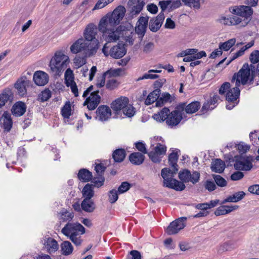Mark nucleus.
Segmentation results:
<instances>
[{
    "mask_svg": "<svg viewBox=\"0 0 259 259\" xmlns=\"http://www.w3.org/2000/svg\"><path fill=\"white\" fill-rule=\"evenodd\" d=\"M256 76L255 66L253 64L244 63L237 73L234 74L231 82H235V87L228 91L226 100L234 103L240 95L239 87L240 84H252Z\"/></svg>",
    "mask_w": 259,
    "mask_h": 259,
    "instance_id": "nucleus-1",
    "label": "nucleus"
},
{
    "mask_svg": "<svg viewBox=\"0 0 259 259\" xmlns=\"http://www.w3.org/2000/svg\"><path fill=\"white\" fill-rule=\"evenodd\" d=\"M230 12L237 16L226 17L222 16L219 19L220 23L225 25H236L244 27L250 22L253 11L249 7L243 6H235L230 9Z\"/></svg>",
    "mask_w": 259,
    "mask_h": 259,
    "instance_id": "nucleus-2",
    "label": "nucleus"
},
{
    "mask_svg": "<svg viewBox=\"0 0 259 259\" xmlns=\"http://www.w3.org/2000/svg\"><path fill=\"white\" fill-rule=\"evenodd\" d=\"M182 107L177 105L175 110L170 111L166 107L162 108L153 115V118L157 122H165L167 125L172 128L178 125L183 119Z\"/></svg>",
    "mask_w": 259,
    "mask_h": 259,
    "instance_id": "nucleus-3",
    "label": "nucleus"
},
{
    "mask_svg": "<svg viewBox=\"0 0 259 259\" xmlns=\"http://www.w3.org/2000/svg\"><path fill=\"white\" fill-rule=\"evenodd\" d=\"M104 20L100 21L98 30L102 33L106 43L116 41L120 37H123L127 30L126 27L120 25L117 27L105 23Z\"/></svg>",
    "mask_w": 259,
    "mask_h": 259,
    "instance_id": "nucleus-4",
    "label": "nucleus"
},
{
    "mask_svg": "<svg viewBox=\"0 0 259 259\" xmlns=\"http://www.w3.org/2000/svg\"><path fill=\"white\" fill-rule=\"evenodd\" d=\"M61 232L76 245L81 244V235L84 234L85 229L78 223H67L62 229Z\"/></svg>",
    "mask_w": 259,
    "mask_h": 259,
    "instance_id": "nucleus-5",
    "label": "nucleus"
},
{
    "mask_svg": "<svg viewBox=\"0 0 259 259\" xmlns=\"http://www.w3.org/2000/svg\"><path fill=\"white\" fill-rule=\"evenodd\" d=\"M97 26L93 24H89L86 27L83 32L84 39L89 42L90 49L88 52V55H93L95 54L99 47V40L96 38L98 33Z\"/></svg>",
    "mask_w": 259,
    "mask_h": 259,
    "instance_id": "nucleus-6",
    "label": "nucleus"
},
{
    "mask_svg": "<svg viewBox=\"0 0 259 259\" xmlns=\"http://www.w3.org/2000/svg\"><path fill=\"white\" fill-rule=\"evenodd\" d=\"M128 102V98L121 97L112 102L111 107L117 114H119L122 111L124 115L128 117H132L135 115L136 109Z\"/></svg>",
    "mask_w": 259,
    "mask_h": 259,
    "instance_id": "nucleus-7",
    "label": "nucleus"
},
{
    "mask_svg": "<svg viewBox=\"0 0 259 259\" xmlns=\"http://www.w3.org/2000/svg\"><path fill=\"white\" fill-rule=\"evenodd\" d=\"M175 172V169L170 170L169 168H164L161 170V176L163 179V186L176 190L182 191L186 186L183 183L173 179Z\"/></svg>",
    "mask_w": 259,
    "mask_h": 259,
    "instance_id": "nucleus-8",
    "label": "nucleus"
},
{
    "mask_svg": "<svg viewBox=\"0 0 259 259\" xmlns=\"http://www.w3.org/2000/svg\"><path fill=\"white\" fill-rule=\"evenodd\" d=\"M69 62V57L62 51H58L51 59L49 66L52 72H54L55 74H58L66 68Z\"/></svg>",
    "mask_w": 259,
    "mask_h": 259,
    "instance_id": "nucleus-9",
    "label": "nucleus"
},
{
    "mask_svg": "<svg viewBox=\"0 0 259 259\" xmlns=\"http://www.w3.org/2000/svg\"><path fill=\"white\" fill-rule=\"evenodd\" d=\"M125 12L126 10L124 7L119 6L113 10L111 14H107L100 21L104 20L105 23L116 26L122 20Z\"/></svg>",
    "mask_w": 259,
    "mask_h": 259,
    "instance_id": "nucleus-10",
    "label": "nucleus"
},
{
    "mask_svg": "<svg viewBox=\"0 0 259 259\" xmlns=\"http://www.w3.org/2000/svg\"><path fill=\"white\" fill-rule=\"evenodd\" d=\"M108 45V44L106 43L102 49V52L105 56L110 55L113 58L119 59L123 57L126 53V49L124 47V45L122 44H118L112 47L110 50L109 53H108V51L109 47Z\"/></svg>",
    "mask_w": 259,
    "mask_h": 259,
    "instance_id": "nucleus-11",
    "label": "nucleus"
},
{
    "mask_svg": "<svg viewBox=\"0 0 259 259\" xmlns=\"http://www.w3.org/2000/svg\"><path fill=\"white\" fill-rule=\"evenodd\" d=\"M234 166L235 169L238 170L249 171L253 167L252 162L254 158L252 156L235 157Z\"/></svg>",
    "mask_w": 259,
    "mask_h": 259,
    "instance_id": "nucleus-12",
    "label": "nucleus"
},
{
    "mask_svg": "<svg viewBox=\"0 0 259 259\" xmlns=\"http://www.w3.org/2000/svg\"><path fill=\"white\" fill-rule=\"evenodd\" d=\"M200 173L197 171L191 172L188 169L181 170L179 174V178L182 183L191 182L193 184L197 183L200 179Z\"/></svg>",
    "mask_w": 259,
    "mask_h": 259,
    "instance_id": "nucleus-13",
    "label": "nucleus"
},
{
    "mask_svg": "<svg viewBox=\"0 0 259 259\" xmlns=\"http://www.w3.org/2000/svg\"><path fill=\"white\" fill-rule=\"evenodd\" d=\"M90 49L89 42L84 39L80 38L75 41L70 47V51L73 54L83 52L86 54L87 51Z\"/></svg>",
    "mask_w": 259,
    "mask_h": 259,
    "instance_id": "nucleus-14",
    "label": "nucleus"
},
{
    "mask_svg": "<svg viewBox=\"0 0 259 259\" xmlns=\"http://www.w3.org/2000/svg\"><path fill=\"white\" fill-rule=\"evenodd\" d=\"M144 5V0H129L128 2L129 17L133 18L137 16L142 10Z\"/></svg>",
    "mask_w": 259,
    "mask_h": 259,
    "instance_id": "nucleus-15",
    "label": "nucleus"
},
{
    "mask_svg": "<svg viewBox=\"0 0 259 259\" xmlns=\"http://www.w3.org/2000/svg\"><path fill=\"white\" fill-rule=\"evenodd\" d=\"M187 218L182 217L179 218L171 222L167 227L166 232L168 235H173L178 233L181 230L183 229L185 226V221Z\"/></svg>",
    "mask_w": 259,
    "mask_h": 259,
    "instance_id": "nucleus-16",
    "label": "nucleus"
},
{
    "mask_svg": "<svg viewBox=\"0 0 259 259\" xmlns=\"http://www.w3.org/2000/svg\"><path fill=\"white\" fill-rule=\"evenodd\" d=\"M99 93V91L92 92L90 96L87 98L83 102V106L87 105V108L89 110L95 109L101 102V97Z\"/></svg>",
    "mask_w": 259,
    "mask_h": 259,
    "instance_id": "nucleus-17",
    "label": "nucleus"
},
{
    "mask_svg": "<svg viewBox=\"0 0 259 259\" xmlns=\"http://www.w3.org/2000/svg\"><path fill=\"white\" fill-rule=\"evenodd\" d=\"M164 18V13L161 12L157 17L151 18L148 25L149 29L153 32H157L160 28Z\"/></svg>",
    "mask_w": 259,
    "mask_h": 259,
    "instance_id": "nucleus-18",
    "label": "nucleus"
},
{
    "mask_svg": "<svg viewBox=\"0 0 259 259\" xmlns=\"http://www.w3.org/2000/svg\"><path fill=\"white\" fill-rule=\"evenodd\" d=\"M148 24V17H140L137 22L135 31L139 37L142 38L146 31Z\"/></svg>",
    "mask_w": 259,
    "mask_h": 259,
    "instance_id": "nucleus-19",
    "label": "nucleus"
},
{
    "mask_svg": "<svg viewBox=\"0 0 259 259\" xmlns=\"http://www.w3.org/2000/svg\"><path fill=\"white\" fill-rule=\"evenodd\" d=\"M42 241L44 247L48 253H54L59 249V244L54 238L45 236Z\"/></svg>",
    "mask_w": 259,
    "mask_h": 259,
    "instance_id": "nucleus-20",
    "label": "nucleus"
},
{
    "mask_svg": "<svg viewBox=\"0 0 259 259\" xmlns=\"http://www.w3.org/2000/svg\"><path fill=\"white\" fill-rule=\"evenodd\" d=\"M0 125L5 132H9L11 130L13 120L10 113L8 111H5L0 117Z\"/></svg>",
    "mask_w": 259,
    "mask_h": 259,
    "instance_id": "nucleus-21",
    "label": "nucleus"
},
{
    "mask_svg": "<svg viewBox=\"0 0 259 259\" xmlns=\"http://www.w3.org/2000/svg\"><path fill=\"white\" fill-rule=\"evenodd\" d=\"M166 147H155L154 148L148 152L150 159L154 162H158L160 161L161 156L164 155L166 151Z\"/></svg>",
    "mask_w": 259,
    "mask_h": 259,
    "instance_id": "nucleus-22",
    "label": "nucleus"
},
{
    "mask_svg": "<svg viewBox=\"0 0 259 259\" xmlns=\"http://www.w3.org/2000/svg\"><path fill=\"white\" fill-rule=\"evenodd\" d=\"M178 105L182 107V112L183 113L185 111L187 114H189L196 112L201 107V104L198 101H193L188 105H186V103L183 102Z\"/></svg>",
    "mask_w": 259,
    "mask_h": 259,
    "instance_id": "nucleus-23",
    "label": "nucleus"
},
{
    "mask_svg": "<svg viewBox=\"0 0 259 259\" xmlns=\"http://www.w3.org/2000/svg\"><path fill=\"white\" fill-rule=\"evenodd\" d=\"M97 117L102 121L108 120L111 116V110L107 105H101L96 110Z\"/></svg>",
    "mask_w": 259,
    "mask_h": 259,
    "instance_id": "nucleus-24",
    "label": "nucleus"
},
{
    "mask_svg": "<svg viewBox=\"0 0 259 259\" xmlns=\"http://www.w3.org/2000/svg\"><path fill=\"white\" fill-rule=\"evenodd\" d=\"M33 80L37 85H45L48 82L49 76L44 71H37L34 73Z\"/></svg>",
    "mask_w": 259,
    "mask_h": 259,
    "instance_id": "nucleus-25",
    "label": "nucleus"
},
{
    "mask_svg": "<svg viewBox=\"0 0 259 259\" xmlns=\"http://www.w3.org/2000/svg\"><path fill=\"white\" fill-rule=\"evenodd\" d=\"M26 105L22 101L16 102L12 106L11 112L16 117L22 116L26 112Z\"/></svg>",
    "mask_w": 259,
    "mask_h": 259,
    "instance_id": "nucleus-26",
    "label": "nucleus"
},
{
    "mask_svg": "<svg viewBox=\"0 0 259 259\" xmlns=\"http://www.w3.org/2000/svg\"><path fill=\"white\" fill-rule=\"evenodd\" d=\"M238 205H221L214 211L216 216L225 215L238 208Z\"/></svg>",
    "mask_w": 259,
    "mask_h": 259,
    "instance_id": "nucleus-27",
    "label": "nucleus"
},
{
    "mask_svg": "<svg viewBox=\"0 0 259 259\" xmlns=\"http://www.w3.org/2000/svg\"><path fill=\"white\" fill-rule=\"evenodd\" d=\"M128 159L132 164L140 165L143 163L145 156L141 152H134L129 155Z\"/></svg>",
    "mask_w": 259,
    "mask_h": 259,
    "instance_id": "nucleus-28",
    "label": "nucleus"
},
{
    "mask_svg": "<svg viewBox=\"0 0 259 259\" xmlns=\"http://www.w3.org/2000/svg\"><path fill=\"white\" fill-rule=\"evenodd\" d=\"M28 80L26 77H21L18 79L15 84V88L17 90L18 94L20 96H24L26 93L25 86Z\"/></svg>",
    "mask_w": 259,
    "mask_h": 259,
    "instance_id": "nucleus-29",
    "label": "nucleus"
},
{
    "mask_svg": "<svg viewBox=\"0 0 259 259\" xmlns=\"http://www.w3.org/2000/svg\"><path fill=\"white\" fill-rule=\"evenodd\" d=\"M245 195V193L243 191L237 192L232 195L227 197L222 202V204H225L227 202H237L242 199Z\"/></svg>",
    "mask_w": 259,
    "mask_h": 259,
    "instance_id": "nucleus-30",
    "label": "nucleus"
},
{
    "mask_svg": "<svg viewBox=\"0 0 259 259\" xmlns=\"http://www.w3.org/2000/svg\"><path fill=\"white\" fill-rule=\"evenodd\" d=\"M179 151L178 149H176L175 151L173 150L168 157L169 165L171 166L172 168L175 169V172H177L178 170L177 161L179 158Z\"/></svg>",
    "mask_w": 259,
    "mask_h": 259,
    "instance_id": "nucleus-31",
    "label": "nucleus"
},
{
    "mask_svg": "<svg viewBox=\"0 0 259 259\" xmlns=\"http://www.w3.org/2000/svg\"><path fill=\"white\" fill-rule=\"evenodd\" d=\"M160 90L158 88L150 93L145 100V104L149 105L155 102L160 97Z\"/></svg>",
    "mask_w": 259,
    "mask_h": 259,
    "instance_id": "nucleus-32",
    "label": "nucleus"
},
{
    "mask_svg": "<svg viewBox=\"0 0 259 259\" xmlns=\"http://www.w3.org/2000/svg\"><path fill=\"white\" fill-rule=\"evenodd\" d=\"M225 168V163L221 159H217L211 163V170L215 172L222 173L224 170Z\"/></svg>",
    "mask_w": 259,
    "mask_h": 259,
    "instance_id": "nucleus-33",
    "label": "nucleus"
},
{
    "mask_svg": "<svg viewBox=\"0 0 259 259\" xmlns=\"http://www.w3.org/2000/svg\"><path fill=\"white\" fill-rule=\"evenodd\" d=\"M78 178L82 182H87L92 179V174L89 170L82 168L79 170Z\"/></svg>",
    "mask_w": 259,
    "mask_h": 259,
    "instance_id": "nucleus-34",
    "label": "nucleus"
},
{
    "mask_svg": "<svg viewBox=\"0 0 259 259\" xmlns=\"http://www.w3.org/2000/svg\"><path fill=\"white\" fill-rule=\"evenodd\" d=\"M61 253L64 255H69L73 251V247L68 241H63L60 245Z\"/></svg>",
    "mask_w": 259,
    "mask_h": 259,
    "instance_id": "nucleus-35",
    "label": "nucleus"
},
{
    "mask_svg": "<svg viewBox=\"0 0 259 259\" xmlns=\"http://www.w3.org/2000/svg\"><path fill=\"white\" fill-rule=\"evenodd\" d=\"M82 209L88 212H93L95 209V205L91 199H84L81 204Z\"/></svg>",
    "mask_w": 259,
    "mask_h": 259,
    "instance_id": "nucleus-36",
    "label": "nucleus"
},
{
    "mask_svg": "<svg viewBox=\"0 0 259 259\" xmlns=\"http://www.w3.org/2000/svg\"><path fill=\"white\" fill-rule=\"evenodd\" d=\"M126 152L124 149L122 148L117 149L112 154V157L116 162L123 161L125 157Z\"/></svg>",
    "mask_w": 259,
    "mask_h": 259,
    "instance_id": "nucleus-37",
    "label": "nucleus"
},
{
    "mask_svg": "<svg viewBox=\"0 0 259 259\" xmlns=\"http://www.w3.org/2000/svg\"><path fill=\"white\" fill-rule=\"evenodd\" d=\"M219 202V200H211L208 203H199L195 205V208L202 210H205L213 208L217 206Z\"/></svg>",
    "mask_w": 259,
    "mask_h": 259,
    "instance_id": "nucleus-38",
    "label": "nucleus"
},
{
    "mask_svg": "<svg viewBox=\"0 0 259 259\" xmlns=\"http://www.w3.org/2000/svg\"><path fill=\"white\" fill-rule=\"evenodd\" d=\"M235 242L232 240H229L221 244L219 248V251L220 252L231 251L234 249Z\"/></svg>",
    "mask_w": 259,
    "mask_h": 259,
    "instance_id": "nucleus-39",
    "label": "nucleus"
},
{
    "mask_svg": "<svg viewBox=\"0 0 259 259\" xmlns=\"http://www.w3.org/2000/svg\"><path fill=\"white\" fill-rule=\"evenodd\" d=\"M12 96V92L9 90H5L0 94V109L4 106L6 103L10 100Z\"/></svg>",
    "mask_w": 259,
    "mask_h": 259,
    "instance_id": "nucleus-40",
    "label": "nucleus"
},
{
    "mask_svg": "<svg viewBox=\"0 0 259 259\" xmlns=\"http://www.w3.org/2000/svg\"><path fill=\"white\" fill-rule=\"evenodd\" d=\"M89 50L87 51L86 54H83L82 56H76L74 59V63L78 67L83 66L86 63V58L88 57H91L92 55H88V53Z\"/></svg>",
    "mask_w": 259,
    "mask_h": 259,
    "instance_id": "nucleus-41",
    "label": "nucleus"
},
{
    "mask_svg": "<svg viewBox=\"0 0 259 259\" xmlns=\"http://www.w3.org/2000/svg\"><path fill=\"white\" fill-rule=\"evenodd\" d=\"M82 195L84 199H91L94 196L93 185L90 184H86L82 190Z\"/></svg>",
    "mask_w": 259,
    "mask_h": 259,
    "instance_id": "nucleus-42",
    "label": "nucleus"
},
{
    "mask_svg": "<svg viewBox=\"0 0 259 259\" xmlns=\"http://www.w3.org/2000/svg\"><path fill=\"white\" fill-rule=\"evenodd\" d=\"M236 42L235 38H231L224 42L219 44V49L224 50V51H228Z\"/></svg>",
    "mask_w": 259,
    "mask_h": 259,
    "instance_id": "nucleus-43",
    "label": "nucleus"
},
{
    "mask_svg": "<svg viewBox=\"0 0 259 259\" xmlns=\"http://www.w3.org/2000/svg\"><path fill=\"white\" fill-rule=\"evenodd\" d=\"M161 70H154L151 69L148 71L149 73H145L142 76L139 77L137 79L138 81L146 79H154L158 77V75L156 74H151V73H160Z\"/></svg>",
    "mask_w": 259,
    "mask_h": 259,
    "instance_id": "nucleus-44",
    "label": "nucleus"
},
{
    "mask_svg": "<svg viewBox=\"0 0 259 259\" xmlns=\"http://www.w3.org/2000/svg\"><path fill=\"white\" fill-rule=\"evenodd\" d=\"M61 114L64 118H69L71 114V104L69 101H67L61 109Z\"/></svg>",
    "mask_w": 259,
    "mask_h": 259,
    "instance_id": "nucleus-45",
    "label": "nucleus"
},
{
    "mask_svg": "<svg viewBox=\"0 0 259 259\" xmlns=\"http://www.w3.org/2000/svg\"><path fill=\"white\" fill-rule=\"evenodd\" d=\"M59 214L60 219L63 222H70L74 217L73 212L67 210H62Z\"/></svg>",
    "mask_w": 259,
    "mask_h": 259,
    "instance_id": "nucleus-46",
    "label": "nucleus"
},
{
    "mask_svg": "<svg viewBox=\"0 0 259 259\" xmlns=\"http://www.w3.org/2000/svg\"><path fill=\"white\" fill-rule=\"evenodd\" d=\"M51 92L49 89L42 91L38 96V100L41 102L48 101L51 97Z\"/></svg>",
    "mask_w": 259,
    "mask_h": 259,
    "instance_id": "nucleus-47",
    "label": "nucleus"
},
{
    "mask_svg": "<svg viewBox=\"0 0 259 259\" xmlns=\"http://www.w3.org/2000/svg\"><path fill=\"white\" fill-rule=\"evenodd\" d=\"M184 4L194 9L198 10L200 7V0H182Z\"/></svg>",
    "mask_w": 259,
    "mask_h": 259,
    "instance_id": "nucleus-48",
    "label": "nucleus"
},
{
    "mask_svg": "<svg viewBox=\"0 0 259 259\" xmlns=\"http://www.w3.org/2000/svg\"><path fill=\"white\" fill-rule=\"evenodd\" d=\"M212 177L214 180L215 184L219 187H224L227 186V182L226 180L220 175H213Z\"/></svg>",
    "mask_w": 259,
    "mask_h": 259,
    "instance_id": "nucleus-49",
    "label": "nucleus"
},
{
    "mask_svg": "<svg viewBox=\"0 0 259 259\" xmlns=\"http://www.w3.org/2000/svg\"><path fill=\"white\" fill-rule=\"evenodd\" d=\"M118 192L115 189L110 190L108 193L109 201L111 203H115L118 198Z\"/></svg>",
    "mask_w": 259,
    "mask_h": 259,
    "instance_id": "nucleus-50",
    "label": "nucleus"
},
{
    "mask_svg": "<svg viewBox=\"0 0 259 259\" xmlns=\"http://www.w3.org/2000/svg\"><path fill=\"white\" fill-rule=\"evenodd\" d=\"M113 1L114 0H98L93 10L102 9L112 3Z\"/></svg>",
    "mask_w": 259,
    "mask_h": 259,
    "instance_id": "nucleus-51",
    "label": "nucleus"
},
{
    "mask_svg": "<svg viewBox=\"0 0 259 259\" xmlns=\"http://www.w3.org/2000/svg\"><path fill=\"white\" fill-rule=\"evenodd\" d=\"M119 85V82L115 79H110L107 81L106 87L109 90H113L117 88Z\"/></svg>",
    "mask_w": 259,
    "mask_h": 259,
    "instance_id": "nucleus-52",
    "label": "nucleus"
},
{
    "mask_svg": "<svg viewBox=\"0 0 259 259\" xmlns=\"http://www.w3.org/2000/svg\"><path fill=\"white\" fill-rule=\"evenodd\" d=\"M249 60L252 64H255L259 62V51H253L249 56Z\"/></svg>",
    "mask_w": 259,
    "mask_h": 259,
    "instance_id": "nucleus-53",
    "label": "nucleus"
},
{
    "mask_svg": "<svg viewBox=\"0 0 259 259\" xmlns=\"http://www.w3.org/2000/svg\"><path fill=\"white\" fill-rule=\"evenodd\" d=\"M205 189L209 192H211L215 190L217 188L215 183L210 180H206L204 184Z\"/></svg>",
    "mask_w": 259,
    "mask_h": 259,
    "instance_id": "nucleus-54",
    "label": "nucleus"
},
{
    "mask_svg": "<svg viewBox=\"0 0 259 259\" xmlns=\"http://www.w3.org/2000/svg\"><path fill=\"white\" fill-rule=\"evenodd\" d=\"M122 71V69L120 68H117L114 69H110L107 70L105 73L106 75H108L109 77L112 76H118L120 75L121 72Z\"/></svg>",
    "mask_w": 259,
    "mask_h": 259,
    "instance_id": "nucleus-55",
    "label": "nucleus"
},
{
    "mask_svg": "<svg viewBox=\"0 0 259 259\" xmlns=\"http://www.w3.org/2000/svg\"><path fill=\"white\" fill-rule=\"evenodd\" d=\"M130 188V185L127 182H122L118 187V192L119 194L123 193L128 190Z\"/></svg>",
    "mask_w": 259,
    "mask_h": 259,
    "instance_id": "nucleus-56",
    "label": "nucleus"
},
{
    "mask_svg": "<svg viewBox=\"0 0 259 259\" xmlns=\"http://www.w3.org/2000/svg\"><path fill=\"white\" fill-rule=\"evenodd\" d=\"M106 76V74L104 73L102 74L100 78L98 79L96 83V85L98 88H100L105 85Z\"/></svg>",
    "mask_w": 259,
    "mask_h": 259,
    "instance_id": "nucleus-57",
    "label": "nucleus"
},
{
    "mask_svg": "<svg viewBox=\"0 0 259 259\" xmlns=\"http://www.w3.org/2000/svg\"><path fill=\"white\" fill-rule=\"evenodd\" d=\"M230 88V83L228 82H225L221 86L219 92L221 95L224 94L227 90Z\"/></svg>",
    "mask_w": 259,
    "mask_h": 259,
    "instance_id": "nucleus-58",
    "label": "nucleus"
},
{
    "mask_svg": "<svg viewBox=\"0 0 259 259\" xmlns=\"http://www.w3.org/2000/svg\"><path fill=\"white\" fill-rule=\"evenodd\" d=\"M161 97L164 103H171L174 100V97H172L169 93H165L161 95Z\"/></svg>",
    "mask_w": 259,
    "mask_h": 259,
    "instance_id": "nucleus-59",
    "label": "nucleus"
},
{
    "mask_svg": "<svg viewBox=\"0 0 259 259\" xmlns=\"http://www.w3.org/2000/svg\"><path fill=\"white\" fill-rule=\"evenodd\" d=\"M244 177L243 172L241 171H236L231 176V179L233 181H238Z\"/></svg>",
    "mask_w": 259,
    "mask_h": 259,
    "instance_id": "nucleus-60",
    "label": "nucleus"
},
{
    "mask_svg": "<svg viewBox=\"0 0 259 259\" xmlns=\"http://www.w3.org/2000/svg\"><path fill=\"white\" fill-rule=\"evenodd\" d=\"M258 0H245L244 4L246 6L241 5L240 6L249 7L250 9H252V7H256L257 5Z\"/></svg>",
    "mask_w": 259,
    "mask_h": 259,
    "instance_id": "nucleus-61",
    "label": "nucleus"
},
{
    "mask_svg": "<svg viewBox=\"0 0 259 259\" xmlns=\"http://www.w3.org/2000/svg\"><path fill=\"white\" fill-rule=\"evenodd\" d=\"M164 26L166 28L174 29L175 27V23L170 18L166 19Z\"/></svg>",
    "mask_w": 259,
    "mask_h": 259,
    "instance_id": "nucleus-62",
    "label": "nucleus"
},
{
    "mask_svg": "<svg viewBox=\"0 0 259 259\" xmlns=\"http://www.w3.org/2000/svg\"><path fill=\"white\" fill-rule=\"evenodd\" d=\"M248 191L252 194L259 195V185H254L248 188Z\"/></svg>",
    "mask_w": 259,
    "mask_h": 259,
    "instance_id": "nucleus-63",
    "label": "nucleus"
},
{
    "mask_svg": "<svg viewBox=\"0 0 259 259\" xmlns=\"http://www.w3.org/2000/svg\"><path fill=\"white\" fill-rule=\"evenodd\" d=\"M131 256L129 259H141L140 253L137 250H132L130 252Z\"/></svg>",
    "mask_w": 259,
    "mask_h": 259,
    "instance_id": "nucleus-64",
    "label": "nucleus"
}]
</instances>
